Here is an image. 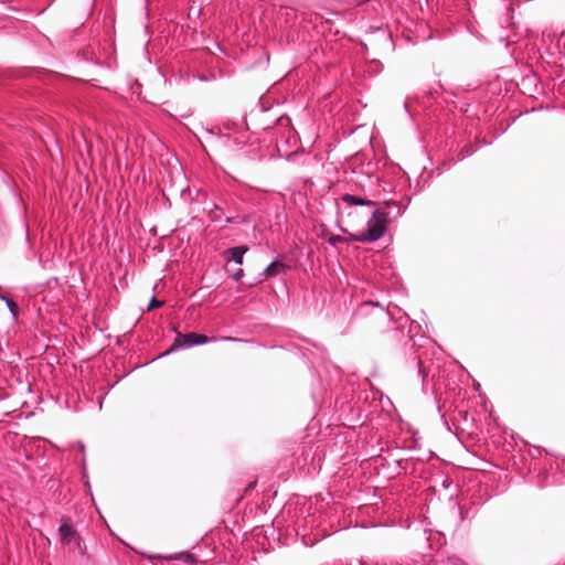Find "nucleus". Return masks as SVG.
Listing matches in <instances>:
<instances>
[{
  "instance_id": "f257e3e1",
  "label": "nucleus",
  "mask_w": 565,
  "mask_h": 565,
  "mask_svg": "<svg viewBox=\"0 0 565 565\" xmlns=\"http://www.w3.org/2000/svg\"><path fill=\"white\" fill-rule=\"evenodd\" d=\"M386 209H377L367 221V228L355 235L358 242H376L383 237L386 231V224L392 216H401L403 211L396 202H386Z\"/></svg>"
},
{
  "instance_id": "393cba45",
  "label": "nucleus",
  "mask_w": 565,
  "mask_h": 565,
  "mask_svg": "<svg viewBox=\"0 0 565 565\" xmlns=\"http://www.w3.org/2000/svg\"><path fill=\"white\" fill-rule=\"evenodd\" d=\"M402 462H403V460H396V463H397L398 466H401V465H402Z\"/></svg>"
},
{
  "instance_id": "9d476101",
  "label": "nucleus",
  "mask_w": 565,
  "mask_h": 565,
  "mask_svg": "<svg viewBox=\"0 0 565 565\" xmlns=\"http://www.w3.org/2000/svg\"><path fill=\"white\" fill-rule=\"evenodd\" d=\"M0 299L2 301H4V303L7 305L10 313L12 315V317L17 318L18 315H19V307H18V305L12 299L7 297L6 295H0Z\"/></svg>"
},
{
  "instance_id": "f8f14e48",
  "label": "nucleus",
  "mask_w": 565,
  "mask_h": 565,
  "mask_svg": "<svg viewBox=\"0 0 565 565\" xmlns=\"http://www.w3.org/2000/svg\"><path fill=\"white\" fill-rule=\"evenodd\" d=\"M416 360H417V373L418 375L422 377V382H423V388L425 390V381H426V376H427V373L424 369V364H423V360L420 356H416Z\"/></svg>"
},
{
  "instance_id": "dca6fc26",
  "label": "nucleus",
  "mask_w": 565,
  "mask_h": 565,
  "mask_svg": "<svg viewBox=\"0 0 565 565\" xmlns=\"http://www.w3.org/2000/svg\"><path fill=\"white\" fill-rule=\"evenodd\" d=\"M231 277L236 281H241L244 277V270L242 268H237L233 274H231Z\"/></svg>"
},
{
  "instance_id": "ddd939ff",
  "label": "nucleus",
  "mask_w": 565,
  "mask_h": 565,
  "mask_svg": "<svg viewBox=\"0 0 565 565\" xmlns=\"http://www.w3.org/2000/svg\"><path fill=\"white\" fill-rule=\"evenodd\" d=\"M476 151V149L473 148V146L469 145V146H465L460 152H459V159L460 160H463L465 158L467 157H470L471 154H473Z\"/></svg>"
},
{
  "instance_id": "412c9836",
  "label": "nucleus",
  "mask_w": 565,
  "mask_h": 565,
  "mask_svg": "<svg viewBox=\"0 0 565 565\" xmlns=\"http://www.w3.org/2000/svg\"><path fill=\"white\" fill-rule=\"evenodd\" d=\"M364 306H379V303H375V302H372V301H366L364 303Z\"/></svg>"
},
{
  "instance_id": "9b49d317",
  "label": "nucleus",
  "mask_w": 565,
  "mask_h": 565,
  "mask_svg": "<svg viewBox=\"0 0 565 565\" xmlns=\"http://www.w3.org/2000/svg\"><path fill=\"white\" fill-rule=\"evenodd\" d=\"M250 222L249 215H235V216H227L225 218V223H236V224H247Z\"/></svg>"
},
{
  "instance_id": "0eeeda50",
  "label": "nucleus",
  "mask_w": 565,
  "mask_h": 565,
  "mask_svg": "<svg viewBox=\"0 0 565 565\" xmlns=\"http://www.w3.org/2000/svg\"><path fill=\"white\" fill-rule=\"evenodd\" d=\"M164 558L168 561H179V562H182L185 564H191V565H195L198 563L195 555H193L189 552L174 553L169 556H166Z\"/></svg>"
},
{
  "instance_id": "20e7f679",
  "label": "nucleus",
  "mask_w": 565,
  "mask_h": 565,
  "mask_svg": "<svg viewBox=\"0 0 565 565\" xmlns=\"http://www.w3.org/2000/svg\"><path fill=\"white\" fill-rule=\"evenodd\" d=\"M248 250V246H235L224 250L223 256L227 262L233 260L234 263L242 265L244 260V255Z\"/></svg>"
},
{
  "instance_id": "4468645a",
  "label": "nucleus",
  "mask_w": 565,
  "mask_h": 565,
  "mask_svg": "<svg viewBox=\"0 0 565 565\" xmlns=\"http://www.w3.org/2000/svg\"><path fill=\"white\" fill-rule=\"evenodd\" d=\"M345 241L347 239L343 236H340V235H331L328 238L329 245H331L333 247H337L339 244L345 243Z\"/></svg>"
},
{
  "instance_id": "4be33fe9",
  "label": "nucleus",
  "mask_w": 565,
  "mask_h": 565,
  "mask_svg": "<svg viewBox=\"0 0 565 565\" xmlns=\"http://www.w3.org/2000/svg\"><path fill=\"white\" fill-rule=\"evenodd\" d=\"M198 78H199L200 81H202V82H206V81H207V78H206L205 76H203V75L198 76Z\"/></svg>"
},
{
  "instance_id": "1a4fd4ad",
  "label": "nucleus",
  "mask_w": 565,
  "mask_h": 565,
  "mask_svg": "<svg viewBox=\"0 0 565 565\" xmlns=\"http://www.w3.org/2000/svg\"><path fill=\"white\" fill-rule=\"evenodd\" d=\"M205 211L209 213V216L212 222H217L224 215V210L218 206L216 203H210L205 206Z\"/></svg>"
},
{
  "instance_id": "f03ea898",
  "label": "nucleus",
  "mask_w": 565,
  "mask_h": 565,
  "mask_svg": "<svg viewBox=\"0 0 565 565\" xmlns=\"http://www.w3.org/2000/svg\"><path fill=\"white\" fill-rule=\"evenodd\" d=\"M438 412L444 422L446 429L452 434L459 435L462 433L470 434L473 428V419L469 416L465 409H455L450 417V422L447 419L446 414L443 413L441 406H438Z\"/></svg>"
},
{
  "instance_id": "5701e85b",
  "label": "nucleus",
  "mask_w": 565,
  "mask_h": 565,
  "mask_svg": "<svg viewBox=\"0 0 565 565\" xmlns=\"http://www.w3.org/2000/svg\"><path fill=\"white\" fill-rule=\"evenodd\" d=\"M372 63H373L374 65H376V66H380V62H379V61H373Z\"/></svg>"
},
{
  "instance_id": "a211bd4d",
  "label": "nucleus",
  "mask_w": 565,
  "mask_h": 565,
  "mask_svg": "<svg viewBox=\"0 0 565 565\" xmlns=\"http://www.w3.org/2000/svg\"><path fill=\"white\" fill-rule=\"evenodd\" d=\"M220 340H222V341H241L239 339L233 338V337H222V338H220Z\"/></svg>"
},
{
  "instance_id": "6ab92c4d",
  "label": "nucleus",
  "mask_w": 565,
  "mask_h": 565,
  "mask_svg": "<svg viewBox=\"0 0 565 565\" xmlns=\"http://www.w3.org/2000/svg\"><path fill=\"white\" fill-rule=\"evenodd\" d=\"M289 122H290V119H289L288 117H286V118L281 117V118L279 119V124H280L281 126L287 125V124H289Z\"/></svg>"
},
{
  "instance_id": "a878e982",
  "label": "nucleus",
  "mask_w": 565,
  "mask_h": 565,
  "mask_svg": "<svg viewBox=\"0 0 565 565\" xmlns=\"http://www.w3.org/2000/svg\"><path fill=\"white\" fill-rule=\"evenodd\" d=\"M386 40L387 41H391V36L390 35H385Z\"/></svg>"
},
{
  "instance_id": "aec40b11",
  "label": "nucleus",
  "mask_w": 565,
  "mask_h": 565,
  "mask_svg": "<svg viewBox=\"0 0 565 565\" xmlns=\"http://www.w3.org/2000/svg\"><path fill=\"white\" fill-rule=\"evenodd\" d=\"M352 1L358 3V4H362V3L367 2L369 0H352Z\"/></svg>"
},
{
  "instance_id": "423d86ee",
  "label": "nucleus",
  "mask_w": 565,
  "mask_h": 565,
  "mask_svg": "<svg viewBox=\"0 0 565 565\" xmlns=\"http://www.w3.org/2000/svg\"><path fill=\"white\" fill-rule=\"evenodd\" d=\"M287 269V266L279 262L273 260L262 273L264 277H276L279 274L284 273Z\"/></svg>"
},
{
  "instance_id": "6e6552de",
  "label": "nucleus",
  "mask_w": 565,
  "mask_h": 565,
  "mask_svg": "<svg viewBox=\"0 0 565 565\" xmlns=\"http://www.w3.org/2000/svg\"><path fill=\"white\" fill-rule=\"evenodd\" d=\"M340 200L343 202V203H347L349 205H359V206H367V205H372L373 202L370 201V200H365L361 196H356V195H352V194H343Z\"/></svg>"
},
{
  "instance_id": "39448f33",
  "label": "nucleus",
  "mask_w": 565,
  "mask_h": 565,
  "mask_svg": "<svg viewBox=\"0 0 565 565\" xmlns=\"http://www.w3.org/2000/svg\"><path fill=\"white\" fill-rule=\"evenodd\" d=\"M76 535V530L68 523H62L58 527V536L62 543H71Z\"/></svg>"
},
{
  "instance_id": "7ed1b4c3",
  "label": "nucleus",
  "mask_w": 565,
  "mask_h": 565,
  "mask_svg": "<svg viewBox=\"0 0 565 565\" xmlns=\"http://www.w3.org/2000/svg\"><path fill=\"white\" fill-rule=\"evenodd\" d=\"M215 338H209L204 334H199L195 332H189V333H178L175 337L172 347L167 350L164 353H162L159 358L169 355L172 352L184 350L192 348L194 345H201L206 344L209 342L215 341Z\"/></svg>"
},
{
  "instance_id": "b1692460",
  "label": "nucleus",
  "mask_w": 565,
  "mask_h": 565,
  "mask_svg": "<svg viewBox=\"0 0 565 565\" xmlns=\"http://www.w3.org/2000/svg\"><path fill=\"white\" fill-rule=\"evenodd\" d=\"M79 448H81V451H84V448H85V447H84V445H83V444H81V445H79Z\"/></svg>"
},
{
  "instance_id": "2eb2a0df",
  "label": "nucleus",
  "mask_w": 565,
  "mask_h": 565,
  "mask_svg": "<svg viewBox=\"0 0 565 565\" xmlns=\"http://www.w3.org/2000/svg\"><path fill=\"white\" fill-rule=\"evenodd\" d=\"M163 305V301L158 300L156 297H152L148 303V310H152L154 308H160Z\"/></svg>"
},
{
  "instance_id": "f3484780",
  "label": "nucleus",
  "mask_w": 565,
  "mask_h": 565,
  "mask_svg": "<svg viewBox=\"0 0 565 565\" xmlns=\"http://www.w3.org/2000/svg\"><path fill=\"white\" fill-rule=\"evenodd\" d=\"M407 323H408V318L407 317H403V318L399 319L398 328L404 329Z\"/></svg>"
}]
</instances>
